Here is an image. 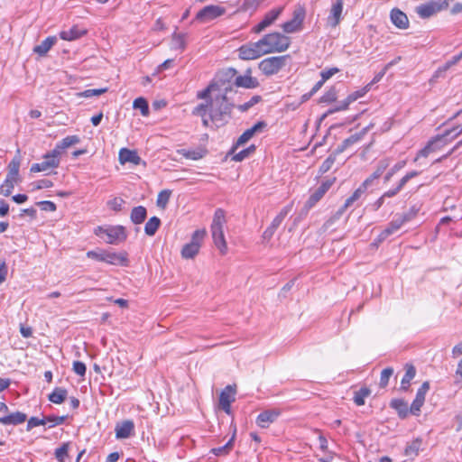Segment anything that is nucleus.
<instances>
[{"instance_id": "1", "label": "nucleus", "mask_w": 462, "mask_h": 462, "mask_svg": "<svg viewBox=\"0 0 462 462\" xmlns=\"http://www.w3.org/2000/svg\"><path fill=\"white\" fill-rule=\"evenodd\" d=\"M236 73L235 69H227L217 74L205 89L197 93V98L205 102L199 104L192 110V115L200 116L205 127L210 126V122L216 127H220L231 119L234 104L227 97L231 87L226 86L225 81L233 78Z\"/></svg>"}, {"instance_id": "2", "label": "nucleus", "mask_w": 462, "mask_h": 462, "mask_svg": "<svg viewBox=\"0 0 462 462\" xmlns=\"http://www.w3.org/2000/svg\"><path fill=\"white\" fill-rule=\"evenodd\" d=\"M265 54L285 51L291 44V39L280 32L265 34L259 40Z\"/></svg>"}, {"instance_id": "3", "label": "nucleus", "mask_w": 462, "mask_h": 462, "mask_svg": "<svg viewBox=\"0 0 462 462\" xmlns=\"http://www.w3.org/2000/svg\"><path fill=\"white\" fill-rule=\"evenodd\" d=\"M225 222V211L221 208H217L214 214L211 233L214 244L220 251L221 254H226L227 252V245L223 231Z\"/></svg>"}, {"instance_id": "4", "label": "nucleus", "mask_w": 462, "mask_h": 462, "mask_svg": "<svg viewBox=\"0 0 462 462\" xmlns=\"http://www.w3.org/2000/svg\"><path fill=\"white\" fill-rule=\"evenodd\" d=\"M96 234L101 237H104L103 236L105 235L106 242L111 245L124 242L127 237L125 228L123 226H110L106 228L98 226Z\"/></svg>"}, {"instance_id": "5", "label": "nucleus", "mask_w": 462, "mask_h": 462, "mask_svg": "<svg viewBox=\"0 0 462 462\" xmlns=\"http://www.w3.org/2000/svg\"><path fill=\"white\" fill-rule=\"evenodd\" d=\"M19 168L20 162L16 160H13L8 165V173L4 183L0 186V194L5 197H8L11 195L12 190L14 188V185L19 180Z\"/></svg>"}, {"instance_id": "6", "label": "nucleus", "mask_w": 462, "mask_h": 462, "mask_svg": "<svg viewBox=\"0 0 462 462\" xmlns=\"http://www.w3.org/2000/svg\"><path fill=\"white\" fill-rule=\"evenodd\" d=\"M206 234L207 232L205 229L196 230L191 236L190 242L183 245L181 249V256L185 259L194 258L199 251Z\"/></svg>"}, {"instance_id": "7", "label": "nucleus", "mask_w": 462, "mask_h": 462, "mask_svg": "<svg viewBox=\"0 0 462 462\" xmlns=\"http://www.w3.org/2000/svg\"><path fill=\"white\" fill-rule=\"evenodd\" d=\"M288 57L285 55L266 58L259 63V69L266 76L277 74L286 65Z\"/></svg>"}, {"instance_id": "8", "label": "nucleus", "mask_w": 462, "mask_h": 462, "mask_svg": "<svg viewBox=\"0 0 462 462\" xmlns=\"http://www.w3.org/2000/svg\"><path fill=\"white\" fill-rule=\"evenodd\" d=\"M414 215L415 212H411L397 216V217L392 220L388 226L379 234L375 239V242L382 243L389 236L399 230L403 224L410 221Z\"/></svg>"}, {"instance_id": "9", "label": "nucleus", "mask_w": 462, "mask_h": 462, "mask_svg": "<svg viewBox=\"0 0 462 462\" xmlns=\"http://www.w3.org/2000/svg\"><path fill=\"white\" fill-rule=\"evenodd\" d=\"M448 5V0H430L417 6L415 10L420 18L426 19L447 8Z\"/></svg>"}, {"instance_id": "10", "label": "nucleus", "mask_w": 462, "mask_h": 462, "mask_svg": "<svg viewBox=\"0 0 462 462\" xmlns=\"http://www.w3.org/2000/svg\"><path fill=\"white\" fill-rule=\"evenodd\" d=\"M43 161L42 162L33 163L31 166L30 171L31 172H42V171H47L51 169L58 168L60 160V157L57 155V151H51L43 155Z\"/></svg>"}, {"instance_id": "11", "label": "nucleus", "mask_w": 462, "mask_h": 462, "mask_svg": "<svg viewBox=\"0 0 462 462\" xmlns=\"http://www.w3.org/2000/svg\"><path fill=\"white\" fill-rule=\"evenodd\" d=\"M305 9L302 6H298L293 11L292 18L282 23V28L286 33H293L300 31L302 28V23L305 19Z\"/></svg>"}, {"instance_id": "12", "label": "nucleus", "mask_w": 462, "mask_h": 462, "mask_svg": "<svg viewBox=\"0 0 462 462\" xmlns=\"http://www.w3.org/2000/svg\"><path fill=\"white\" fill-rule=\"evenodd\" d=\"M226 14V8L220 5H207L202 8L197 14L195 19L199 23H206L220 17Z\"/></svg>"}, {"instance_id": "13", "label": "nucleus", "mask_w": 462, "mask_h": 462, "mask_svg": "<svg viewBox=\"0 0 462 462\" xmlns=\"http://www.w3.org/2000/svg\"><path fill=\"white\" fill-rule=\"evenodd\" d=\"M264 54V51L259 41L244 44L238 49L239 58L245 60H255Z\"/></svg>"}, {"instance_id": "14", "label": "nucleus", "mask_w": 462, "mask_h": 462, "mask_svg": "<svg viewBox=\"0 0 462 462\" xmlns=\"http://www.w3.org/2000/svg\"><path fill=\"white\" fill-rule=\"evenodd\" d=\"M236 385H227L219 395V407L226 413H231V403L236 399Z\"/></svg>"}, {"instance_id": "15", "label": "nucleus", "mask_w": 462, "mask_h": 462, "mask_svg": "<svg viewBox=\"0 0 462 462\" xmlns=\"http://www.w3.org/2000/svg\"><path fill=\"white\" fill-rule=\"evenodd\" d=\"M282 10L283 7H279L266 13L263 19L252 29V32L254 33H260L261 32L265 30L277 20V18L282 14Z\"/></svg>"}, {"instance_id": "16", "label": "nucleus", "mask_w": 462, "mask_h": 462, "mask_svg": "<svg viewBox=\"0 0 462 462\" xmlns=\"http://www.w3.org/2000/svg\"><path fill=\"white\" fill-rule=\"evenodd\" d=\"M430 390V383L424 382L421 386L418 389L415 399L413 400L411 407L410 412L413 415H419L420 409L425 402V396L428 391Z\"/></svg>"}, {"instance_id": "17", "label": "nucleus", "mask_w": 462, "mask_h": 462, "mask_svg": "<svg viewBox=\"0 0 462 462\" xmlns=\"http://www.w3.org/2000/svg\"><path fill=\"white\" fill-rule=\"evenodd\" d=\"M344 0H336L330 9L329 15L327 18V24L332 28L337 27L340 21L343 12Z\"/></svg>"}, {"instance_id": "18", "label": "nucleus", "mask_w": 462, "mask_h": 462, "mask_svg": "<svg viewBox=\"0 0 462 462\" xmlns=\"http://www.w3.org/2000/svg\"><path fill=\"white\" fill-rule=\"evenodd\" d=\"M280 415L281 411L279 409L263 411L257 416L256 424L262 429H266L271 423L274 422Z\"/></svg>"}, {"instance_id": "19", "label": "nucleus", "mask_w": 462, "mask_h": 462, "mask_svg": "<svg viewBox=\"0 0 462 462\" xmlns=\"http://www.w3.org/2000/svg\"><path fill=\"white\" fill-rule=\"evenodd\" d=\"M134 430V424L132 420H126L116 425L115 431L116 437L118 439H127L133 435Z\"/></svg>"}, {"instance_id": "20", "label": "nucleus", "mask_w": 462, "mask_h": 462, "mask_svg": "<svg viewBox=\"0 0 462 462\" xmlns=\"http://www.w3.org/2000/svg\"><path fill=\"white\" fill-rule=\"evenodd\" d=\"M118 159L121 164L131 162L134 165H139L142 162V159L138 155L137 152L134 150H129L127 148H122L119 151Z\"/></svg>"}, {"instance_id": "21", "label": "nucleus", "mask_w": 462, "mask_h": 462, "mask_svg": "<svg viewBox=\"0 0 462 462\" xmlns=\"http://www.w3.org/2000/svg\"><path fill=\"white\" fill-rule=\"evenodd\" d=\"M102 259L105 263L114 265L126 266L128 263L126 253L117 254L115 252L105 251V256Z\"/></svg>"}, {"instance_id": "22", "label": "nucleus", "mask_w": 462, "mask_h": 462, "mask_svg": "<svg viewBox=\"0 0 462 462\" xmlns=\"http://www.w3.org/2000/svg\"><path fill=\"white\" fill-rule=\"evenodd\" d=\"M369 126L363 128L360 132L356 133L350 135L348 138L345 139L342 143L337 148V153H340L344 152L349 146L360 142L364 136L366 134Z\"/></svg>"}, {"instance_id": "23", "label": "nucleus", "mask_w": 462, "mask_h": 462, "mask_svg": "<svg viewBox=\"0 0 462 462\" xmlns=\"http://www.w3.org/2000/svg\"><path fill=\"white\" fill-rule=\"evenodd\" d=\"M390 18L392 23L399 29H407L409 27V19L402 11L393 8L391 11Z\"/></svg>"}, {"instance_id": "24", "label": "nucleus", "mask_w": 462, "mask_h": 462, "mask_svg": "<svg viewBox=\"0 0 462 462\" xmlns=\"http://www.w3.org/2000/svg\"><path fill=\"white\" fill-rule=\"evenodd\" d=\"M251 69H247L246 73L243 76L236 78L235 84L236 87L245 88H255L259 86V82L255 78L250 76Z\"/></svg>"}, {"instance_id": "25", "label": "nucleus", "mask_w": 462, "mask_h": 462, "mask_svg": "<svg viewBox=\"0 0 462 462\" xmlns=\"http://www.w3.org/2000/svg\"><path fill=\"white\" fill-rule=\"evenodd\" d=\"M355 201L356 200L352 196L347 198L345 203L337 209V211L328 220L325 222L324 227L326 229L329 228L337 220H338L342 217L345 211L349 207H351Z\"/></svg>"}, {"instance_id": "26", "label": "nucleus", "mask_w": 462, "mask_h": 462, "mask_svg": "<svg viewBox=\"0 0 462 462\" xmlns=\"http://www.w3.org/2000/svg\"><path fill=\"white\" fill-rule=\"evenodd\" d=\"M86 33L87 31L85 29H80L79 26L75 25L69 30L61 31L60 32V37L64 41H74L79 39Z\"/></svg>"}, {"instance_id": "27", "label": "nucleus", "mask_w": 462, "mask_h": 462, "mask_svg": "<svg viewBox=\"0 0 462 462\" xmlns=\"http://www.w3.org/2000/svg\"><path fill=\"white\" fill-rule=\"evenodd\" d=\"M404 369L405 374L402 379L400 390L406 392L410 387L411 381L416 375V368L411 364H406Z\"/></svg>"}, {"instance_id": "28", "label": "nucleus", "mask_w": 462, "mask_h": 462, "mask_svg": "<svg viewBox=\"0 0 462 462\" xmlns=\"http://www.w3.org/2000/svg\"><path fill=\"white\" fill-rule=\"evenodd\" d=\"M80 142V138L78 135H69L59 142L53 151H57V155L60 157L61 152L72 145L78 144Z\"/></svg>"}, {"instance_id": "29", "label": "nucleus", "mask_w": 462, "mask_h": 462, "mask_svg": "<svg viewBox=\"0 0 462 462\" xmlns=\"http://www.w3.org/2000/svg\"><path fill=\"white\" fill-rule=\"evenodd\" d=\"M390 158H383L380 160L376 165L375 171L365 180H369V185H371L374 180L380 178L382 174L386 171V169L390 166Z\"/></svg>"}, {"instance_id": "30", "label": "nucleus", "mask_w": 462, "mask_h": 462, "mask_svg": "<svg viewBox=\"0 0 462 462\" xmlns=\"http://www.w3.org/2000/svg\"><path fill=\"white\" fill-rule=\"evenodd\" d=\"M56 36H49L44 41H42L39 45H36L33 48V52L39 54L40 56H45L47 52L52 48V46L56 43Z\"/></svg>"}, {"instance_id": "31", "label": "nucleus", "mask_w": 462, "mask_h": 462, "mask_svg": "<svg viewBox=\"0 0 462 462\" xmlns=\"http://www.w3.org/2000/svg\"><path fill=\"white\" fill-rule=\"evenodd\" d=\"M422 439L417 438L406 445L404 454L406 457L413 458L417 457L421 449Z\"/></svg>"}, {"instance_id": "32", "label": "nucleus", "mask_w": 462, "mask_h": 462, "mask_svg": "<svg viewBox=\"0 0 462 462\" xmlns=\"http://www.w3.org/2000/svg\"><path fill=\"white\" fill-rule=\"evenodd\" d=\"M390 406L396 410L401 418H406L410 412L408 403L402 399H393L390 402Z\"/></svg>"}, {"instance_id": "33", "label": "nucleus", "mask_w": 462, "mask_h": 462, "mask_svg": "<svg viewBox=\"0 0 462 462\" xmlns=\"http://www.w3.org/2000/svg\"><path fill=\"white\" fill-rule=\"evenodd\" d=\"M147 217V210L143 206L134 207L130 215L131 221L135 224L139 225L142 224Z\"/></svg>"}, {"instance_id": "34", "label": "nucleus", "mask_w": 462, "mask_h": 462, "mask_svg": "<svg viewBox=\"0 0 462 462\" xmlns=\"http://www.w3.org/2000/svg\"><path fill=\"white\" fill-rule=\"evenodd\" d=\"M177 152L179 154L182 155L183 157H185L186 159L197 161V160L202 159L205 156L207 152L203 148H198L196 150L180 149V150H178Z\"/></svg>"}, {"instance_id": "35", "label": "nucleus", "mask_w": 462, "mask_h": 462, "mask_svg": "<svg viewBox=\"0 0 462 462\" xmlns=\"http://www.w3.org/2000/svg\"><path fill=\"white\" fill-rule=\"evenodd\" d=\"M456 130H457V128L446 130L442 134H438L437 136H435L431 139V140H438L436 142V144L434 145L435 152L441 149L442 147H444L446 144H448L449 142L452 141V140H450V135Z\"/></svg>"}, {"instance_id": "36", "label": "nucleus", "mask_w": 462, "mask_h": 462, "mask_svg": "<svg viewBox=\"0 0 462 462\" xmlns=\"http://www.w3.org/2000/svg\"><path fill=\"white\" fill-rule=\"evenodd\" d=\"M68 395V391L61 387H56L51 393L49 394L48 399L55 404L62 403Z\"/></svg>"}, {"instance_id": "37", "label": "nucleus", "mask_w": 462, "mask_h": 462, "mask_svg": "<svg viewBox=\"0 0 462 462\" xmlns=\"http://www.w3.org/2000/svg\"><path fill=\"white\" fill-rule=\"evenodd\" d=\"M161 226V220L157 217H151L144 226V232L147 236H152Z\"/></svg>"}, {"instance_id": "38", "label": "nucleus", "mask_w": 462, "mask_h": 462, "mask_svg": "<svg viewBox=\"0 0 462 462\" xmlns=\"http://www.w3.org/2000/svg\"><path fill=\"white\" fill-rule=\"evenodd\" d=\"M5 421L6 425H19L23 423L27 420V415L21 411H16L10 415L5 416Z\"/></svg>"}, {"instance_id": "39", "label": "nucleus", "mask_w": 462, "mask_h": 462, "mask_svg": "<svg viewBox=\"0 0 462 462\" xmlns=\"http://www.w3.org/2000/svg\"><path fill=\"white\" fill-rule=\"evenodd\" d=\"M460 58L457 55H455L451 58V60H448L442 67H439L434 73L433 79H438L442 76L448 69L452 66L457 64L460 61Z\"/></svg>"}, {"instance_id": "40", "label": "nucleus", "mask_w": 462, "mask_h": 462, "mask_svg": "<svg viewBox=\"0 0 462 462\" xmlns=\"http://www.w3.org/2000/svg\"><path fill=\"white\" fill-rule=\"evenodd\" d=\"M69 442H65L60 448L55 449V458L59 462H66V460L69 458Z\"/></svg>"}, {"instance_id": "41", "label": "nucleus", "mask_w": 462, "mask_h": 462, "mask_svg": "<svg viewBox=\"0 0 462 462\" xmlns=\"http://www.w3.org/2000/svg\"><path fill=\"white\" fill-rule=\"evenodd\" d=\"M234 439H235V434L232 436V438L229 439V441L226 445L219 447V448H212L210 450V453L214 454L217 457H222V456L227 455L233 448Z\"/></svg>"}, {"instance_id": "42", "label": "nucleus", "mask_w": 462, "mask_h": 462, "mask_svg": "<svg viewBox=\"0 0 462 462\" xmlns=\"http://www.w3.org/2000/svg\"><path fill=\"white\" fill-rule=\"evenodd\" d=\"M371 393L370 389L367 387H362L358 391L355 392L354 395V402L357 406H362L365 404V399L369 396Z\"/></svg>"}, {"instance_id": "43", "label": "nucleus", "mask_w": 462, "mask_h": 462, "mask_svg": "<svg viewBox=\"0 0 462 462\" xmlns=\"http://www.w3.org/2000/svg\"><path fill=\"white\" fill-rule=\"evenodd\" d=\"M324 195L325 193H323L319 188H317L307 200L305 208L307 209H310L323 198Z\"/></svg>"}, {"instance_id": "44", "label": "nucleus", "mask_w": 462, "mask_h": 462, "mask_svg": "<svg viewBox=\"0 0 462 462\" xmlns=\"http://www.w3.org/2000/svg\"><path fill=\"white\" fill-rule=\"evenodd\" d=\"M133 107L134 109H139L143 116H147L149 115L148 102L143 97H137L134 99Z\"/></svg>"}, {"instance_id": "45", "label": "nucleus", "mask_w": 462, "mask_h": 462, "mask_svg": "<svg viewBox=\"0 0 462 462\" xmlns=\"http://www.w3.org/2000/svg\"><path fill=\"white\" fill-rule=\"evenodd\" d=\"M438 140H430L426 146L419 151L414 162H417L420 157H428L431 152H435L434 145Z\"/></svg>"}, {"instance_id": "46", "label": "nucleus", "mask_w": 462, "mask_h": 462, "mask_svg": "<svg viewBox=\"0 0 462 462\" xmlns=\"http://www.w3.org/2000/svg\"><path fill=\"white\" fill-rule=\"evenodd\" d=\"M171 45L173 49L184 50L186 46L185 35L174 32L172 34Z\"/></svg>"}, {"instance_id": "47", "label": "nucleus", "mask_w": 462, "mask_h": 462, "mask_svg": "<svg viewBox=\"0 0 462 462\" xmlns=\"http://www.w3.org/2000/svg\"><path fill=\"white\" fill-rule=\"evenodd\" d=\"M125 204V201L120 197H115L112 199L108 200L106 205L107 207L114 211H121L123 209V206Z\"/></svg>"}, {"instance_id": "48", "label": "nucleus", "mask_w": 462, "mask_h": 462, "mask_svg": "<svg viewBox=\"0 0 462 462\" xmlns=\"http://www.w3.org/2000/svg\"><path fill=\"white\" fill-rule=\"evenodd\" d=\"M406 165V161L402 160L395 163L385 174L384 176V182H388L392 177L399 171H401L402 168H404Z\"/></svg>"}, {"instance_id": "49", "label": "nucleus", "mask_w": 462, "mask_h": 462, "mask_svg": "<svg viewBox=\"0 0 462 462\" xmlns=\"http://www.w3.org/2000/svg\"><path fill=\"white\" fill-rule=\"evenodd\" d=\"M171 193V190L163 189L158 194L156 203L159 208H165L166 205L169 202Z\"/></svg>"}, {"instance_id": "50", "label": "nucleus", "mask_w": 462, "mask_h": 462, "mask_svg": "<svg viewBox=\"0 0 462 462\" xmlns=\"http://www.w3.org/2000/svg\"><path fill=\"white\" fill-rule=\"evenodd\" d=\"M393 369L392 367L384 368L382 371L381 376H380V383H379L381 388H384L387 386V384L389 383V379L393 375Z\"/></svg>"}, {"instance_id": "51", "label": "nucleus", "mask_w": 462, "mask_h": 462, "mask_svg": "<svg viewBox=\"0 0 462 462\" xmlns=\"http://www.w3.org/2000/svg\"><path fill=\"white\" fill-rule=\"evenodd\" d=\"M254 150H255V146L254 145H251L250 147H248L246 149H244V150L240 151L239 152L236 153L233 156L232 160L236 161V162H242L243 160L247 158L250 153L254 152Z\"/></svg>"}, {"instance_id": "52", "label": "nucleus", "mask_w": 462, "mask_h": 462, "mask_svg": "<svg viewBox=\"0 0 462 462\" xmlns=\"http://www.w3.org/2000/svg\"><path fill=\"white\" fill-rule=\"evenodd\" d=\"M261 100V97L260 96H254L251 97V99L248 101V102H245V104L243 105H239L237 106V108L241 111V112H245L247 111L248 109H250L252 106H254V105H256L257 103H259Z\"/></svg>"}, {"instance_id": "53", "label": "nucleus", "mask_w": 462, "mask_h": 462, "mask_svg": "<svg viewBox=\"0 0 462 462\" xmlns=\"http://www.w3.org/2000/svg\"><path fill=\"white\" fill-rule=\"evenodd\" d=\"M370 89V84L365 86L364 88L355 91L347 97V101L353 103L358 98L362 97Z\"/></svg>"}, {"instance_id": "54", "label": "nucleus", "mask_w": 462, "mask_h": 462, "mask_svg": "<svg viewBox=\"0 0 462 462\" xmlns=\"http://www.w3.org/2000/svg\"><path fill=\"white\" fill-rule=\"evenodd\" d=\"M46 420L45 417L43 419H39L37 417H32L28 420L26 430L30 431L32 428L40 426V425H45Z\"/></svg>"}, {"instance_id": "55", "label": "nucleus", "mask_w": 462, "mask_h": 462, "mask_svg": "<svg viewBox=\"0 0 462 462\" xmlns=\"http://www.w3.org/2000/svg\"><path fill=\"white\" fill-rule=\"evenodd\" d=\"M335 160H336V157L335 155H330L328 156L321 164L320 168H319V171L322 172V173H325L327 171H328L331 167L333 166L334 162H335Z\"/></svg>"}, {"instance_id": "56", "label": "nucleus", "mask_w": 462, "mask_h": 462, "mask_svg": "<svg viewBox=\"0 0 462 462\" xmlns=\"http://www.w3.org/2000/svg\"><path fill=\"white\" fill-rule=\"evenodd\" d=\"M33 185V189H48L51 188L53 186V182L47 179H42L40 180H37L34 183H32Z\"/></svg>"}, {"instance_id": "57", "label": "nucleus", "mask_w": 462, "mask_h": 462, "mask_svg": "<svg viewBox=\"0 0 462 462\" xmlns=\"http://www.w3.org/2000/svg\"><path fill=\"white\" fill-rule=\"evenodd\" d=\"M106 88H97V89H87L79 94L80 97H92L95 96H99L105 92H106Z\"/></svg>"}, {"instance_id": "58", "label": "nucleus", "mask_w": 462, "mask_h": 462, "mask_svg": "<svg viewBox=\"0 0 462 462\" xmlns=\"http://www.w3.org/2000/svg\"><path fill=\"white\" fill-rule=\"evenodd\" d=\"M369 180H365L358 189H356L354 193L351 195L355 200L356 201L365 192L366 189L369 187Z\"/></svg>"}, {"instance_id": "59", "label": "nucleus", "mask_w": 462, "mask_h": 462, "mask_svg": "<svg viewBox=\"0 0 462 462\" xmlns=\"http://www.w3.org/2000/svg\"><path fill=\"white\" fill-rule=\"evenodd\" d=\"M66 416H47L45 417L46 422H51V425L50 427H54L56 425H60L66 420Z\"/></svg>"}, {"instance_id": "60", "label": "nucleus", "mask_w": 462, "mask_h": 462, "mask_svg": "<svg viewBox=\"0 0 462 462\" xmlns=\"http://www.w3.org/2000/svg\"><path fill=\"white\" fill-rule=\"evenodd\" d=\"M72 369L77 374L80 376H84L87 371L86 365L80 361H74Z\"/></svg>"}, {"instance_id": "61", "label": "nucleus", "mask_w": 462, "mask_h": 462, "mask_svg": "<svg viewBox=\"0 0 462 462\" xmlns=\"http://www.w3.org/2000/svg\"><path fill=\"white\" fill-rule=\"evenodd\" d=\"M253 136H254V134L252 133V131L250 129H247L237 139L236 146H239V145H242V144L247 143Z\"/></svg>"}, {"instance_id": "62", "label": "nucleus", "mask_w": 462, "mask_h": 462, "mask_svg": "<svg viewBox=\"0 0 462 462\" xmlns=\"http://www.w3.org/2000/svg\"><path fill=\"white\" fill-rule=\"evenodd\" d=\"M321 102L330 103L337 99V94L334 89H329L321 97Z\"/></svg>"}, {"instance_id": "63", "label": "nucleus", "mask_w": 462, "mask_h": 462, "mask_svg": "<svg viewBox=\"0 0 462 462\" xmlns=\"http://www.w3.org/2000/svg\"><path fill=\"white\" fill-rule=\"evenodd\" d=\"M336 178H328L321 182V184L318 187L322 190L323 193H327V191L331 188L334 184Z\"/></svg>"}, {"instance_id": "64", "label": "nucleus", "mask_w": 462, "mask_h": 462, "mask_svg": "<svg viewBox=\"0 0 462 462\" xmlns=\"http://www.w3.org/2000/svg\"><path fill=\"white\" fill-rule=\"evenodd\" d=\"M336 178H328L321 182V184L318 187L322 190L323 193H327V191L331 188L334 184Z\"/></svg>"}]
</instances>
